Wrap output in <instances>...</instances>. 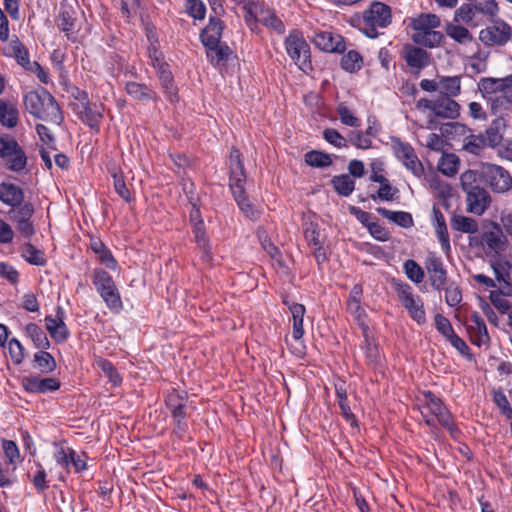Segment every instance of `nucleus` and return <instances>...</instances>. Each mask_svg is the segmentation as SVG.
Masks as SVG:
<instances>
[{
	"label": "nucleus",
	"mask_w": 512,
	"mask_h": 512,
	"mask_svg": "<svg viewBox=\"0 0 512 512\" xmlns=\"http://www.w3.org/2000/svg\"><path fill=\"white\" fill-rule=\"evenodd\" d=\"M483 242L485 245V253L486 255H500L503 252L507 245V239L505 236L501 234V231L498 229L497 232L489 231L483 234Z\"/></svg>",
	"instance_id": "obj_31"
},
{
	"label": "nucleus",
	"mask_w": 512,
	"mask_h": 512,
	"mask_svg": "<svg viewBox=\"0 0 512 512\" xmlns=\"http://www.w3.org/2000/svg\"><path fill=\"white\" fill-rule=\"evenodd\" d=\"M313 43L320 50L329 53H342L346 49L344 38L329 31L316 33Z\"/></svg>",
	"instance_id": "obj_19"
},
{
	"label": "nucleus",
	"mask_w": 512,
	"mask_h": 512,
	"mask_svg": "<svg viewBox=\"0 0 512 512\" xmlns=\"http://www.w3.org/2000/svg\"><path fill=\"white\" fill-rule=\"evenodd\" d=\"M331 185L337 194L343 197L350 196L355 189V181L348 174L333 176Z\"/></svg>",
	"instance_id": "obj_41"
},
{
	"label": "nucleus",
	"mask_w": 512,
	"mask_h": 512,
	"mask_svg": "<svg viewBox=\"0 0 512 512\" xmlns=\"http://www.w3.org/2000/svg\"><path fill=\"white\" fill-rule=\"evenodd\" d=\"M284 46L288 56L300 70L305 73L312 70L310 46L299 30L293 29L289 32Z\"/></svg>",
	"instance_id": "obj_8"
},
{
	"label": "nucleus",
	"mask_w": 512,
	"mask_h": 512,
	"mask_svg": "<svg viewBox=\"0 0 512 512\" xmlns=\"http://www.w3.org/2000/svg\"><path fill=\"white\" fill-rule=\"evenodd\" d=\"M426 269L429 280L433 288H443L446 281V271L443 267L442 260L435 256H430L426 260Z\"/></svg>",
	"instance_id": "obj_28"
},
{
	"label": "nucleus",
	"mask_w": 512,
	"mask_h": 512,
	"mask_svg": "<svg viewBox=\"0 0 512 512\" xmlns=\"http://www.w3.org/2000/svg\"><path fill=\"white\" fill-rule=\"evenodd\" d=\"M340 66L346 72H358L363 67V57L358 51L350 50L342 56Z\"/></svg>",
	"instance_id": "obj_44"
},
{
	"label": "nucleus",
	"mask_w": 512,
	"mask_h": 512,
	"mask_svg": "<svg viewBox=\"0 0 512 512\" xmlns=\"http://www.w3.org/2000/svg\"><path fill=\"white\" fill-rule=\"evenodd\" d=\"M467 330L474 345L480 347L487 344L490 340L486 324L477 312L471 314L467 324Z\"/></svg>",
	"instance_id": "obj_23"
},
{
	"label": "nucleus",
	"mask_w": 512,
	"mask_h": 512,
	"mask_svg": "<svg viewBox=\"0 0 512 512\" xmlns=\"http://www.w3.org/2000/svg\"><path fill=\"white\" fill-rule=\"evenodd\" d=\"M459 110V104L449 97L439 96L433 105V114L443 119L457 118Z\"/></svg>",
	"instance_id": "obj_27"
},
{
	"label": "nucleus",
	"mask_w": 512,
	"mask_h": 512,
	"mask_svg": "<svg viewBox=\"0 0 512 512\" xmlns=\"http://www.w3.org/2000/svg\"><path fill=\"white\" fill-rule=\"evenodd\" d=\"M113 187H114L115 192L126 203L131 202V200H132L131 193H130V190L128 189L127 185H126L123 173L120 172V173H114L113 174Z\"/></svg>",
	"instance_id": "obj_63"
},
{
	"label": "nucleus",
	"mask_w": 512,
	"mask_h": 512,
	"mask_svg": "<svg viewBox=\"0 0 512 512\" xmlns=\"http://www.w3.org/2000/svg\"><path fill=\"white\" fill-rule=\"evenodd\" d=\"M361 297L362 290H352L349 299L347 301V310L348 312L354 316L358 326L360 329H364V327H369L366 322V312L361 307Z\"/></svg>",
	"instance_id": "obj_30"
},
{
	"label": "nucleus",
	"mask_w": 512,
	"mask_h": 512,
	"mask_svg": "<svg viewBox=\"0 0 512 512\" xmlns=\"http://www.w3.org/2000/svg\"><path fill=\"white\" fill-rule=\"evenodd\" d=\"M404 269L407 277L414 283H420L424 279V270L416 261L412 259L406 260Z\"/></svg>",
	"instance_id": "obj_62"
},
{
	"label": "nucleus",
	"mask_w": 512,
	"mask_h": 512,
	"mask_svg": "<svg viewBox=\"0 0 512 512\" xmlns=\"http://www.w3.org/2000/svg\"><path fill=\"white\" fill-rule=\"evenodd\" d=\"M64 319L65 311L60 306L57 307L54 316L48 315L45 317L46 329L56 343H63L70 336L69 329L65 324Z\"/></svg>",
	"instance_id": "obj_16"
},
{
	"label": "nucleus",
	"mask_w": 512,
	"mask_h": 512,
	"mask_svg": "<svg viewBox=\"0 0 512 512\" xmlns=\"http://www.w3.org/2000/svg\"><path fill=\"white\" fill-rule=\"evenodd\" d=\"M19 121V111L15 104L0 100V123L7 128H14Z\"/></svg>",
	"instance_id": "obj_39"
},
{
	"label": "nucleus",
	"mask_w": 512,
	"mask_h": 512,
	"mask_svg": "<svg viewBox=\"0 0 512 512\" xmlns=\"http://www.w3.org/2000/svg\"><path fill=\"white\" fill-rule=\"evenodd\" d=\"M478 90L494 115L512 110V74L502 78L483 77L478 82Z\"/></svg>",
	"instance_id": "obj_1"
},
{
	"label": "nucleus",
	"mask_w": 512,
	"mask_h": 512,
	"mask_svg": "<svg viewBox=\"0 0 512 512\" xmlns=\"http://www.w3.org/2000/svg\"><path fill=\"white\" fill-rule=\"evenodd\" d=\"M323 138L336 148H348V140L334 128L324 129Z\"/></svg>",
	"instance_id": "obj_60"
},
{
	"label": "nucleus",
	"mask_w": 512,
	"mask_h": 512,
	"mask_svg": "<svg viewBox=\"0 0 512 512\" xmlns=\"http://www.w3.org/2000/svg\"><path fill=\"white\" fill-rule=\"evenodd\" d=\"M26 335L33 341L35 346L40 349H48L50 342L43 329L35 323H29L25 326Z\"/></svg>",
	"instance_id": "obj_43"
},
{
	"label": "nucleus",
	"mask_w": 512,
	"mask_h": 512,
	"mask_svg": "<svg viewBox=\"0 0 512 512\" xmlns=\"http://www.w3.org/2000/svg\"><path fill=\"white\" fill-rule=\"evenodd\" d=\"M362 331V336L364 338L360 348L363 350L367 364L376 367L382 362V355L379 350L378 344L375 341L374 336L372 335L369 327H364Z\"/></svg>",
	"instance_id": "obj_25"
},
{
	"label": "nucleus",
	"mask_w": 512,
	"mask_h": 512,
	"mask_svg": "<svg viewBox=\"0 0 512 512\" xmlns=\"http://www.w3.org/2000/svg\"><path fill=\"white\" fill-rule=\"evenodd\" d=\"M304 160L307 165L315 168H326L333 163L331 155L320 150L307 152L304 155Z\"/></svg>",
	"instance_id": "obj_45"
},
{
	"label": "nucleus",
	"mask_w": 512,
	"mask_h": 512,
	"mask_svg": "<svg viewBox=\"0 0 512 512\" xmlns=\"http://www.w3.org/2000/svg\"><path fill=\"white\" fill-rule=\"evenodd\" d=\"M476 14L477 10L474 4H462L454 13V21L471 25Z\"/></svg>",
	"instance_id": "obj_55"
},
{
	"label": "nucleus",
	"mask_w": 512,
	"mask_h": 512,
	"mask_svg": "<svg viewBox=\"0 0 512 512\" xmlns=\"http://www.w3.org/2000/svg\"><path fill=\"white\" fill-rule=\"evenodd\" d=\"M226 25L221 18L209 16L207 25L200 31L199 39L201 44L206 47L221 42L223 31Z\"/></svg>",
	"instance_id": "obj_20"
},
{
	"label": "nucleus",
	"mask_w": 512,
	"mask_h": 512,
	"mask_svg": "<svg viewBox=\"0 0 512 512\" xmlns=\"http://www.w3.org/2000/svg\"><path fill=\"white\" fill-rule=\"evenodd\" d=\"M22 256L24 259L36 266H44L46 264V258L43 251L37 249L33 244L26 243L22 250Z\"/></svg>",
	"instance_id": "obj_50"
},
{
	"label": "nucleus",
	"mask_w": 512,
	"mask_h": 512,
	"mask_svg": "<svg viewBox=\"0 0 512 512\" xmlns=\"http://www.w3.org/2000/svg\"><path fill=\"white\" fill-rule=\"evenodd\" d=\"M354 21L365 36L375 39L379 35L378 28H386L391 24V8L380 1H373L362 17H357Z\"/></svg>",
	"instance_id": "obj_5"
},
{
	"label": "nucleus",
	"mask_w": 512,
	"mask_h": 512,
	"mask_svg": "<svg viewBox=\"0 0 512 512\" xmlns=\"http://www.w3.org/2000/svg\"><path fill=\"white\" fill-rule=\"evenodd\" d=\"M11 48L18 63L28 69L31 66L28 50L17 37L11 42Z\"/></svg>",
	"instance_id": "obj_61"
},
{
	"label": "nucleus",
	"mask_w": 512,
	"mask_h": 512,
	"mask_svg": "<svg viewBox=\"0 0 512 512\" xmlns=\"http://www.w3.org/2000/svg\"><path fill=\"white\" fill-rule=\"evenodd\" d=\"M95 364L108 377L113 386L117 387L122 383V377L112 362L105 358L97 357Z\"/></svg>",
	"instance_id": "obj_48"
},
{
	"label": "nucleus",
	"mask_w": 512,
	"mask_h": 512,
	"mask_svg": "<svg viewBox=\"0 0 512 512\" xmlns=\"http://www.w3.org/2000/svg\"><path fill=\"white\" fill-rule=\"evenodd\" d=\"M163 92L171 102L178 100V89L174 82L173 74L170 67L156 73Z\"/></svg>",
	"instance_id": "obj_38"
},
{
	"label": "nucleus",
	"mask_w": 512,
	"mask_h": 512,
	"mask_svg": "<svg viewBox=\"0 0 512 512\" xmlns=\"http://www.w3.org/2000/svg\"><path fill=\"white\" fill-rule=\"evenodd\" d=\"M337 114L339 115L342 124L350 127H359L361 124L360 119L354 116L353 112L346 106L345 103H340L337 107Z\"/></svg>",
	"instance_id": "obj_64"
},
{
	"label": "nucleus",
	"mask_w": 512,
	"mask_h": 512,
	"mask_svg": "<svg viewBox=\"0 0 512 512\" xmlns=\"http://www.w3.org/2000/svg\"><path fill=\"white\" fill-rule=\"evenodd\" d=\"M504 123L502 119L494 120L485 131L484 140L486 145L495 148L499 146L503 140Z\"/></svg>",
	"instance_id": "obj_40"
},
{
	"label": "nucleus",
	"mask_w": 512,
	"mask_h": 512,
	"mask_svg": "<svg viewBox=\"0 0 512 512\" xmlns=\"http://www.w3.org/2000/svg\"><path fill=\"white\" fill-rule=\"evenodd\" d=\"M441 25V20L436 14L420 13L410 18L409 26L414 31L411 35L412 41L426 48H435L441 45L444 35L435 29Z\"/></svg>",
	"instance_id": "obj_4"
},
{
	"label": "nucleus",
	"mask_w": 512,
	"mask_h": 512,
	"mask_svg": "<svg viewBox=\"0 0 512 512\" xmlns=\"http://www.w3.org/2000/svg\"><path fill=\"white\" fill-rule=\"evenodd\" d=\"M185 12L194 20H204L206 16V5L202 0H185Z\"/></svg>",
	"instance_id": "obj_54"
},
{
	"label": "nucleus",
	"mask_w": 512,
	"mask_h": 512,
	"mask_svg": "<svg viewBox=\"0 0 512 512\" xmlns=\"http://www.w3.org/2000/svg\"><path fill=\"white\" fill-rule=\"evenodd\" d=\"M461 92L460 76H440L439 77V93L443 97H456Z\"/></svg>",
	"instance_id": "obj_37"
},
{
	"label": "nucleus",
	"mask_w": 512,
	"mask_h": 512,
	"mask_svg": "<svg viewBox=\"0 0 512 512\" xmlns=\"http://www.w3.org/2000/svg\"><path fill=\"white\" fill-rule=\"evenodd\" d=\"M194 241L196 243V250L200 255V260L204 264H211L213 260V254L211 244L207 233L194 234Z\"/></svg>",
	"instance_id": "obj_42"
},
{
	"label": "nucleus",
	"mask_w": 512,
	"mask_h": 512,
	"mask_svg": "<svg viewBox=\"0 0 512 512\" xmlns=\"http://www.w3.org/2000/svg\"><path fill=\"white\" fill-rule=\"evenodd\" d=\"M34 207L31 202L22 200L21 204L11 207L9 218L15 224L18 232L25 238H30L35 233L32 222Z\"/></svg>",
	"instance_id": "obj_12"
},
{
	"label": "nucleus",
	"mask_w": 512,
	"mask_h": 512,
	"mask_svg": "<svg viewBox=\"0 0 512 512\" xmlns=\"http://www.w3.org/2000/svg\"><path fill=\"white\" fill-rule=\"evenodd\" d=\"M399 197V190L396 187H393L389 180L387 179V182H382L380 184L379 189L375 194H371L370 198L374 201L377 199L381 201H394Z\"/></svg>",
	"instance_id": "obj_52"
},
{
	"label": "nucleus",
	"mask_w": 512,
	"mask_h": 512,
	"mask_svg": "<svg viewBox=\"0 0 512 512\" xmlns=\"http://www.w3.org/2000/svg\"><path fill=\"white\" fill-rule=\"evenodd\" d=\"M25 195L22 188L13 183H0V201L11 207L17 204H21L24 200Z\"/></svg>",
	"instance_id": "obj_32"
},
{
	"label": "nucleus",
	"mask_w": 512,
	"mask_h": 512,
	"mask_svg": "<svg viewBox=\"0 0 512 512\" xmlns=\"http://www.w3.org/2000/svg\"><path fill=\"white\" fill-rule=\"evenodd\" d=\"M398 299L418 325L426 323L424 304L419 296L413 295L409 290H398Z\"/></svg>",
	"instance_id": "obj_15"
},
{
	"label": "nucleus",
	"mask_w": 512,
	"mask_h": 512,
	"mask_svg": "<svg viewBox=\"0 0 512 512\" xmlns=\"http://www.w3.org/2000/svg\"><path fill=\"white\" fill-rule=\"evenodd\" d=\"M75 450L71 447H64L56 445V451L54 453V459L58 465L64 469H69L71 459L74 456Z\"/></svg>",
	"instance_id": "obj_59"
},
{
	"label": "nucleus",
	"mask_w": 512,
	"mask_h": 512,
	"mask_svg": "<svg viewBox=\"0 0 512 512\" xmlns=\"http://www.w3.org/2000/svg\"><path fill=\"white\" fill-rule=\"evenodd\" d=\"M89 249L95 254L100 264L104 265L107 269L117 270L118 261L113 256L112 251L108 246L100 239L99 236L89 234Z\"/></svg>",
	"instance_id": "obj_18"
},
{
	"label": "nucleus",
	"mask_w": 512,
	"mask_h": 512,
	"mask_svg": "<svg viewBox=\"0 0 512 512\" xmlns=\"http://www.w3.org/2000/svg\"><path fill=\"white\" fill-rule=\"evenodd\" d=\"M259 22L279 35H282L285 32V25L277 16L274 9L260 8Z\"/></svg>",
	"instance_id": "obj_35"
},
{
	"label": "nucleus",
	"mask_w": 512,
	"mask_h": 512,
	"mask_svg": "<svg viewBox=\"0 0 512 512\" xmlns=\"http://www.w3.org/2000/svg\"><path fill=\"white\" fill-rule=\"evenodd\" d=\"M391 147L395 157L414 176L421 177L424 174V167L410 143L402 141L399 137H391Z\"/></svg>",
	"instance_id": "obj_9"
},
{
	"label": "nucleus",
	"mask_w": 512,
	"mask_h": 512,
	"mask_svg": "<svg viewBox=\"0 0 512 512\" xmlns=\"http://www.w3.org/2000/svg\"><path fill=\"white\" fill-rule=\"evenodd\" d=\"M452 229L463 233H475L478 231L477 222L463 215H453L450 221Z\"/></svg>",
	"instance_id": "obj_47"
},
{
	"label": "nucleus",
	"mask_w": 512,
	"mask_h": 512,
	"mask_svg": "<svg viewBox=\"0 0 512 512\" xmlns=\"http://www.w3.org/2000/svg\"><path fill=\"white\" fill-rule=\"evenodd\" d=\"M492 268L494 270L495 278L499 282L505 283L507 286H511L510 280V271L512 269V264L505 259H498L492 263Z\"/></svg>",
	"instance_id": "obj_51"
},
{
	"label": "nucleus",
	"mask_w": 512,
	"mask_h": 512,
	"mask_svg": "<svg viewBox=\"0 0 512 512\" xmlns=\"http://www.w3.org/2000/svg\"><path fill=\"white\" fill-rule=\"evenodd\" d=\"M204 48L208 62L219 70L226 68L230 58L235 56L233 50L227 45V43L220 42Z\"/></svg>",
	"instance_id": "obj_21"
},
{
	"label": "nucleus",
	"mask_w": 512,
	"mask_h": 512,
	"mask_svg": "<svg viewBox=\"0 0 512 512\" xmlns=\"http://www.w3.org/2000/svg\"><path fill=\"white\" fill-rule=\"evenodd\" d=\"M467 193L468 211L477 215H481L490 205V195L486 189L475 186L469 189Z\"/></svg>",
	"instance_id": "obj_24"
},
{
	"label": "nucleus",
	"mask_w": 512,
	"mask_h": 512,
	"mask_svg": "<svg viewBox=\"0 0 512 512\" xmlns=\"http://www.w3.org/2000/svg\"><path fill=\"white\" fill-rule=\"evenodd\" d=\"M303 234L317 264L321 265L326 262L327 255L323 248V242L320 239V230L318 224L313 222L306 223Z\"/></svg>",
	"instance_id": "obj_17"
},
{
	"label": "nucleus",
	"mask_w": 512,
	"mask_h": 512,
	"mask_svg": "<svg viewBox=\"0 0 512 512\" xmlns=\"http://www.w3.org/2000/svg\"><path fill=\"white\" fill-rule=\"evenodd\" d=\"M512 290H490V300L492 304L501 312L509 311L511 304L507 299L511 295Z\"/></svg>",
	"instance_id": "obj_53"
},
{
	"label": "nucleus",
	"mask_w": 512,
	"mask_h": 512,
	"mask_svg": "<svg viewBox=\"0 0 512 512\" xmlns=\"http://www.w3.org/2000/svg\"><path fill=\"white\" fill-rule=\"evenodd\" d=\"M58 27L70 42L75 43L77 41L79 28L76 23L75 11L71 7L60 10Z\"/></svg>",
	"instance_id": "obj_26"
},
{
	"label": "nucleus",
	"mask_w": 512,
	"mask_h": 512,
	"mask_svg": "<svg viewBox=\"0 0 512 512\" xmlns=\"http://www.w3.org/2000/svg\"><path fill=\"white\" fill-rule=\"evenodd\" d=\"M483 176L486 183L495 192H505L512 185V177L501 166L495 164H487L483 167Z\"/></svg>",
	"instance_id": "obj_13"
},
{
	"label": "nucleus",
	"mask_w": 512,
	"mask_h": 512,
	"mask_svg": "<svg viewBox=\"0 0 512 512\" xmlns=\"http://www.w3.org/2000/svg\"><path fill=\"white\" fill-rule=\"evenodd\" d=\"M377 213L387 220L395 223L402 228H410L414 225L411 213L406 211H392L384 207H378Z\"/></svg>",
	"instance_id": "obj_33"
},
{
	"label": "nucleus",
	"mask_w": 512,
	"mask_h": 512,
	"mask_svg": "<svg viewBox=\"0 0 512 512\" xmlns=\"http://www.w3.org/2000/svg\"><path fill=\"white\" fill-rule=\"evenodd\" d=\"M401 57L414 74H418L430 64V53L422 47L412 44H406L403 47Z\"/></svg>",
	"instance_id": "obj_14"
},
{
	"label": "nucleus",
	"mask_w": 512,
	"mask_h": 512,
	"mask_svg": "<svg viewBox=\"0 0 512 512\" xmlns=\"http://www.w3.org/2000/svg\"><path fill=\"white\" fill-rule=\"evenodd\" d=\"M459 159L453 153H444L437 165L438 170L446 176H453L457 173Z\"/></svg>",
	"instance_id": "obj_49"
},
{
	"label": "nucleus",
	"mask_w": 512,
	"mask_h": 512,
	"mask_svg": "<svg viewBox=\"0 0 512 512\" xmlns=\"http://www.w3.org/2000/svg\"><path fill=\"white\" fill-rule=\"evenodd\" d=\"M125 91L130 97L140 102L155 101L157 99L156 92L145 83L127 81L125 83Z\"/></svg>",
	"instance_id": "obj_29"
},
{
	"label": "nucleus",
	"mask_w": 512,
	"mask_h": 512,
	"mask_svg": "<svg viewBox=\"0 0 512 512\" xmlns=\"http://www.w3.org/2000/svg\"><path fill=\"white\" fill-rule=\"evenodd\" d=\"M260 8L259 3L255 0H250L243 5V9L245 10V22L251 29L259 22Z\"/></svg>",
	"instance_id": "obj_58"
},
{
	"label": "nucleus",
	"mask_w": 512,
	"mask_h": 512,
	"mask_svg": "<svg viewBox=\"0 0 512 512\" xmlns=\"http://www.w3.org/2000/svg\"><path fill=\"white\" fill-rule=\"evenodd\" d=\"M422 397L418 409L426 425L434 431L437 429L436 422H438L453 437H456L458 429L443 401L431 391H424Z\"/></svg>",
	"instance_id": "obj_3"
},
{
	"label": "nucleus",
	"mask_w": 512,
	"mask_h": 512,
	"mask_svg": "<svg viewBox=\"0 0 512 512\" xmlns=\"http://www.w3.org/2000/svg\"><path fill=\"white\" fill-rule=\"evenodd\" d=\"M185 392H178L176 390L171 391L165 399L167 408L169 409L172 418L185 416V403H186Z\"/></svg>",
	"instance_id": "obj_34"
},
{
	"label": "nucleus",
	"mask_w": 512,
	"mask_h": 512,
	"mask_svg": "<svg viewBox=\"0 0 512 512\" xmlns=\"http://www.w3.org/2000/svg\"><path fill=\"white\" fill-rule=\"evenodd\" d=\"M511 37L512 29L510 25L502 19L491 22L479 32V40L486 47L504 46Z\"/></svg>",
	"instance_id": "obj_10"
},
{
	"label": "nucleus",
	"mask_w": 512,
	"mask_h": 512,
	"mask_svg": "<svg viewBox=\"0 0 512 512\" xmlns=\"http://www.w3.org/2000/svg\"><path fill=\"white\" fill-rule=\"evenodd\" d=\"M0 159L6 168L15 173L26 170L28 158L23 147L10 134H0Z\"/></svg>",
	"instance_id": "obj_6"
},
{
	"label": "nucleus",
	"mask_w": 512,
	"mask_h": 512,
	"mask_svg": "<svg viewBox=\"0 0 512 512\" xmlns=\"http://www.w3.org/2000/svg\"><path fill=\"white\" fill-rule=\"evenodd\" d=\"M445 32L447 36L459 44H467L473 40L470 31L461 25L448 23L445 27Z\"/></svg>",
	"instance_id": "obj_46"
},
{
	"label": "nucleus",
	"mask_w": 512,
	"mask_h": 512,
	"mask_svg": "<svg viewBox=\"0 0 512 512\" xmlns=\"http://www.w3.org/2000/svg\"><path fill=\"white\" fill-rule=\"evenodd\" d=\"M229 189L232 194L246 191L247 175L242 160V153L236 147H232L228 159Z\"/></svg>",
	"instance_id": "obj_11"
},
{
	"label": "nucleus",
	"mask_w": 512,
	"mask_h": 512,
	"mask_svg": "<svg viewBox=\"0 0 512 512\" xmlns=\"http://www.w3.org/2000/svg\"><path fill=\"white\" fill-rule=\"evenodd\" d=\"M34 361L43 373H50L56 368L54 357L46 351H39L34 355Z\"/></svg>",
	"instance_id": "obj_57"
},
{
	"label": "nucleus",
	"mask_w": 512,
	"mask_h": 512,
	"mask_svg": "<svg viewBox=\"0 0 512 512\" xmlns=\"http://www.w3.org/2000/svg\"><path fill=\"white\" fill-rule=\"evenodd\" d=\"M26 110L35 118L60 124L63 121L62 110L56 99L45 88L27 92L23 97Z\"/></svg>",
	"instance_id": "obj_2"
},
{
	"label": "nucleus",
	"mask_w": 512,
	"mask_h": 512,
	"mask_svg": "<svg viewBox=\"0 0 512 512\" xmlns=\"http://www.w3.org/2000/svg\"><path fill=\"white\" fill-rule=\"evenodd\" d=\"M232 196L238 208L247 219L257 221L260 218V211L250 201L246 191H243V193L232 194Z\"/></svg>",
	"instance_id": "obj_36"
},
{
	"label": "nucleus",
	"mask_w": 512,
	"mask_h": 512,
	"mask_svg": "<svg viewBox=\"0 0 512 512\" xmlns=\"http://www.w3.org/2000/svg\"><path fill=\"white\" fill-rule=\"evenodd\" d=\"M73 97L76 102L71 104L72 111L84 124L98 132L103 119L102 104H91L87 92L78 88Z\"/></svg>",
	"instance_id": "obj_7"
},
{
	"label": "nucleus",
	"mask_w": 512,
	"mask_h": 512,
	"mask_svg": "<svg viewBox=\"0 0 512 512\" xmlns=\"http://www.w3.org/2000/svg\"><path fill=\"white\" fill-rule=\"evenodd\" d=\"M2 450L8 463L15 468L21 462L20 452L17 444L12 440H2Z\"/></svg>",
	"instance_id": "obj_56"
},
{
	"label": "nucleus",
	"mask_w": 512,
	"mask_h": 512,
	"mask_svg": "<svg viewBox=\"0 0 512 512\" xmlns=\"http://www.w3.org/2000/svg\"><path fill=\"white\" fill-rule=\"evenodd\" d=\"M22 385L24 389L30 393H48L58 390L61 383L55 378L26 376L22 379Z\"/></svg>",
	"instance_id": "obj_22"
}]
</instances>
